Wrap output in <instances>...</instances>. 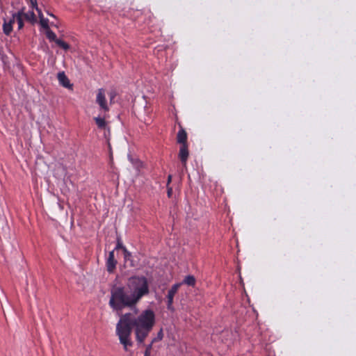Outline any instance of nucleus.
<instances>
[{"label": "nucleus", "instance_id": "f257e3e1", "mask_svg": "<svg viewBox=\"0 0 356 356\" xmlns=\"http://www.w3.org/2000/svg\"><path fill=\"white\" fill-rule=\"evenodd\" d=\"M156 323V315L153 310H143L136 317L126 313L121 316L116 325V335L125 351L133 346L131 332L134 329L136 340L138 344L143 343Z\"/></svg>", "mask_w": 356, "mask_h": 356}, {"label": "nucleus", "instance_id": "f03ea898", "mask_svg": "<svg viewBox=\"0 0 356 356\" xmlns=\"http://www.w3.org/2000/svg\"><path fill=\"white\" fill-rule=\"evenodd\" d=\"M138 302L126 286H114L111 291L109 300L110 307L115 311H121L124 308H133Z\"/></svg>", "mask_w": 356, "mask_h": 356}, {"label": "nucleus", "instance_id": "7ed1b4c3", "mask_svg": "<svg viewBox=\"0 0 356 356\" xmlns=\"http://www.w3.org/2000/svg\"><path fill=\"white\" fill-rule=\"evenodd\" d=\"M126 286L138 303L143 297L148 296L150 292L149 281L143 275L130 277Z\"/></svg>", "mask_w": 356, "mask_h": 356}, {"label": "nucleus", "instance_id": "20e7f679", "mask_svg": "<svg viewBox=\"0 0 356 356\" xmlns=\"http://www.w3.org/2000/svg\"><path fill=\"white\" fill-rule=\"evenodd\" d=\"M25 2L29 5V8L31 9V11L25 13L24 12V20L26 19L29 21L32 24L37 22L36 16L33 12V10L35 9L38 12L40 25L45 29L48 30L49 28V19L44 17L40 9H39L38 6L37 0H24Z\"/></svg>", "mask_w": 356, "mask_h": 356}, {"label": "nucleus", "instance_id": "39448f33", "mask_svg": "<svg viewBox=\"0 0 356 356\" xmlns=\"http://www.w3.org/2000/svg\"><path fill=\"white\" fill-rule=\"evenodd\" d=\"M15 17L18 24V29H22V9H21L19 10L16 14L13 15V18L10 19L8 22H4L3 25V31L6 35H9L13 31V24L15 23Z\"/></svg>", "mask_w": 356, "mask_h": 356}, {"label": "nucleus", "instance_id": "423d86ee", "mask_svg": "<svg viewBox=\"0 0 356 356\" xmlns=\"http://www.w3.org/2000/svg\"><path fill=\"white\" fill-rule=\"evenodd\" d=\"M96 103L99 106L101 111L104 113L109 111L110 109L106 99L105 90L103 88H99L97 90Z\"/></svg>", "mask_w": 356, "mask_h": 356}, {"label": "nucleus", "instance_id": "0eeeda50", "mask_svg": "<svg viewBox=\"0 0 356 356\" xmlns=\"http://www.w3.org/2000/svg\"><path fill=\"white\" fill-rule=\"evenodd\" d=\"M181 283L175 284L174 285L172 286L170 289L168 291V295H167L168 309H172V303H173L174 296L177 293V292L178 291V290H179V287L181 286Z\"/></svg>", "mask_w": 356, "mask_h": 356}, {"label": "nucleus", "instance_id": "6e6552de", "mask_svg": "<svg viewBox=\"0 0 356 356\" xmlns=\"http://www.w3.org/2000/svg\"><path fill=\"white\" fill-rule=\"evenodd\" d=\"M117 261L115 259L114 251H111L106 260V268L108 273H113L116 268Z\"/></svg>", "mask_w": 356, "mask_h": 356}, {"label": "nucleus", "instance_id": "1a4fd4ad", "mask_svg": "<svg viewBox=\"0 0 356 356\" xmlns=\"http://www.w3.org/2000/svg\"><path fill=\"white\" fill-rule=\"evenodd\" d=\"M188 145H181L179 152V158L181 163L185 165L188 158Z\"/></svg>", "mask_w": 356, "mask_h": 356}, {"label": "nucleus", "instance_id": "9d476101", "mask_svg": "<svg viewBox=\"0 0 356 356\" xmlns=\"http://www.w3.org/2000/svg\"><path fill=\"white\" fill-rule=\"evenodd\" d=\"M57 78L60 85L66 88L72 87L68 77L66 76L64 72H60L58 73Z\"/></svg>", "mask_w": 356, "mask_h": 356}, {"label": "nucleus", "instance_id": "9b49d317", "mask_svg": "<svg viewBox=\"0 0 356 356\" xmlns=\"http://www.w3.org/2000/svg\"><path fill=\"white\" fill-rule=\"evenodd\" d=\"M177 141L178 143L183 145H188L187 143V133L185 129L180 125V129L177 135Z\"/></svg>", "mask_w": 356, "mask_h": 356}, {"label": "nucleus", "instance_id": "f8f14e48", "mask_svg": "<svg viewBox=\"0 0 356 356\" xmlns=\"http://www.w3.org/2000/svg\"><path fill=\"white\" fill-rule=\"evenodd\" d=\"M107 117L106 115H104V117H95L94 118L95 123L99 129H105L106 127V122L105 121V118Z\"/></svg>", "mask_w": 356, "mask_h": 356}, {"label": "nucleus", "instance_id": "ddd939ff", "mask_svg": "<svg viewBox=\"0 0 356 356\" xmlns=\"http://www.w3.org/2000/svg\"><path fill=\"white\" fill-rule=\"evenodd\" d=\"M195 282L196 280L193 275H187L181 284H185L188 286H193L195 284Z\"/></svg>", "mask_w": 356, "mask_h": 356}, {"label": "nucleus", "instance_id": "4468645a", "mask_svg": "<svg viewBox=\"0 0 356 356\" xmlns=\"http://www.w3.org/2000/svg\"><path fill=\"white\" fill-rule=\"evenodd\" d=\"M46 36L50 41H54L55 42L56 40H58L56 37V33L50 29L47 30Z\"/></svg>", "mask_w": 356, "mask_h": 356}, {"label": "nucleus", "instance_id": "2eb2a0df", "mask_svg": "<svg viewBox=\"0 0 356 356\" xmlns=\"http://www.w3.org/2000/svg\"><path fill=\"white\" fill-rule=\"evenodd\" d=\"M56 44L65 51H67L70 47L67 42L60 39L56 40Z\"/></svg>", "mask_w": 356, "mask_h": 356}, {"label": "nucleus", "instance_id": "dca6fc26", "mask_svg": "<svg viewBox=\"0 0 356 356\" xmlns=\"http://www.w3.org/2000/svg\"><path fill=\"white\" fill-rule=\"evenodd\" d=\"M163 338V333L162 329L157 333V336L152 339V343H155L159 341H161Z\"/></svg>", "mask_w": 356, "mask_h": 356}, {"label": "nucleus", "instance_id": "f3484780", "mask_svg": "<svg viewBox=\"0 0 356 356\" xmlns=\"http://www.w3.org/2000/svg\"><path fill=\"white\" fill-rule=\"evenodd\" d=\"M124 248H126V247L123 245L120 238H118L115 250L122 249V250H124Z\"/></svg>", "mask_w": 356, "mask_h": 356}, {"label": "nucleus", "instance_id": "a211bd4d", "mask_svg": "<svg viewBox=\"0 0 356 356\" xmlns=\"http://www.w3.org/2000/svg\"><path fill=\"white\" fill-rule=\"evenodd\" d=\"M123 252L124 254V259H127L131 256V253L127 250V248H124Z\"/></svg>", "mask_w": 356, "mask_h": 356}, {"label": "nucleus", "instance_id": "6ab92c4d", "mask_svg": "<svg viewBox=\"0 0 356 356\" xmlns=\"http://www.w3.org/2000/svg\"><path fill=\"white\" fill-rule=\"evenodd\" d=\"M167 193H168V197H170L172 195V188L170 186H167Z\"/></svg>", "mask_w": 356, "mask_h": 356}, {"label": "nucleus", "instance_id": "aec40b11", "mask_svg": "<svg viewBox=\"0 0 356 356\" xmlns=\"http://www.w3.org/2000/svg\"><path fill=\"white\" fill-rule=\"evenodd\" d=\"M153 344L154 343H152V342H151L149 344L145 346V350L147 351V352L148 351L151 352V350L152 349Z\"/></svg>", "mask_w": 356, "mask_h": 356}, {"label": "nucleus", "instance_id": "412c9836", "mask_svg": "<svg viewBox=\"0 0 356 356\" xmlns=\"http://www.w3.org/2000/svg\"><path fill=\"white\" fill-rule=\"evenodd\" d=\"M171 181H172V175H169L168 177L167 186H169Z\"/></svg>", "mask_w": 356, "mask_h": 356}, {"label": "nucleus", "instance_id": "4be33fe9", "mask_svg": "<svg viewBox=\"0 0 356 356\" xmlns=\"http://www.w3.org/2000/svg\"><path fill=\"white\" fill-rule=\"evenodd\" d=\"M115 95L114 93L110 94V103L112 104V102L115 97Z\"/></svg>", "mask_w": 356, "mask_h": 356}, {"label": "nucleus", "instance_id": "5701e85b", "mask_svg": "<svg viewBox=\"0 0 356 356\" xmlns=\"http://www.w3.org/2000/svg\"><path fill=\"white\" fill-rule=\"evenodd\" d=\"M151 352L145 350L144 356H150Z\"/></svg>", "mask_w": 356, "mask_h": 356}, {"label": "nucleus", "instance_id": "b1692460", "mask_svg": "<svg viewBox=\"0 0 356 356\" xmlns=\"http://www.w3.org/2000/svg\"><path fill=\"white\" fill-rule=\"evenodd\" d=\"M47 15H49V16H51V17H53L56 18L55 15H53L52 13H49V12H47Z\"/></svg>", "mask_w": 356, "mask_h": 356}]
</instances>
